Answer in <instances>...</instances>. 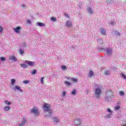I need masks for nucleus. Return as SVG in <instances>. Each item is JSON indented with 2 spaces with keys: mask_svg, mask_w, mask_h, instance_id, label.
Listing matches in <instances>:
<instances>
[{
  "mask_svg": "<svg viewBox=\"0 0 126 126\" xmlns=\"http://www.w3.org/2000/svg\"><path fill=\"white\" fill-rule=\"evenodd\" d=\"M44 112H48L49 114H53V110L50 109L51 105L45 103L43 106Z\"/></svg>",
  "mask_w": 126,
  "mask_h": 126,
  "instance_id": "1",
  "label": "nucleus"
},
{
  "mask_svg": "<svg viewBox=\"0 0 126 126\" xmlns=\"http://www.w3.org/2000/svg\"><path fill=\"white\" fill-rule=\"evenodd\" d=\"M32 113L34 114L35 116H39V115H40L39 113V110L36 107H33L32 109Z\"/></svg>",
  "mask_w": 126,
  "mask_h": 126,
  "instance_id": "2",
  "label": "nucleus"
},
{
  "mask_svg": "<svg viewBox=\"0 0 126 126\" xmlns=\"http://www.w3.org/2000/svg\"><path fill=\"white\" fill-rule=\"evenodd\" d=\"M94 93L97 99H99L100 98V94H101V90L100 89H95Z\"/></svg>",
  "mask_w": 126,
  "mask_h": 126,
  "instance_id": "3",
  "label": "nucleus"
},
{
  "mask_svg": "<svg viewBox=\"0 0 126 126\" xmlns=\"http://www.w3.org/2000/svg\"><path fill=\"white\" fill-rule=\"evenodd\" d=\"M25 63L27 64V65H30V66H33L35 64V63L32 61H25Z\"/></svg>",
  "mask_w": 126,
  "mask_h": 126,
  "instance_id": "4",
  "label": "nucleus"
},
{
  "mask_svg": "<svg viewBox=\"0 0 126 126\" xmlns=\"http://www.w3.org/2000/svg\"><path fill=\"white\" fill-rule=\"evenodd\" d=\"M21 29V28L19 26L17 27L16 28H14L13 30L16 32V33H20V30Z\"/></svg>",
  "mask_w": 126,
  "mask_h": 126,
  "instance_id": "5",
  "label": "nucleus"
},
{
  "mask_svg": "<svg viewBox=\"0 0 126 126\" xmlns=\"http://www.w3.org/2000/svg\"><path fill=\"white\" fill-rule=\"evenodd\" d=\"M9 60H10V61H13V62H16L17 61L16 57L14 56H10Z\"/></svg>",
  "mask_w": 126,
  "mask_h": 126,
  "instance_id": "6",
  "label": "nucleus"
},
{
  "mask_svg": "<svg viewBox=\"0 0 126 126\" xmlns=\"http://www.w3.org/2000/svg\"><path fill=\"white\" fill-rule=\"evenodd\" d=\"M66 25L67 27H71V26H72V23H71V22L67 21L66 22Z\"/></svg>",
  "mask_w": 126,
  "mask_h": 126,
  "instance_id": "7",
  "label": "nucleus"
},
{
  "mask_svg": "<svg viewBox=\"0 0 126 126\" xmlns=\"http://www.w3.org/2000/svg\"><path fill=\"white\" fill-rule=\"evenodd\" d=\"M75 125L77 126H80V119H77L75 120L74 121Z\"/></svg>",
  "mask_w": 126,
  "mask_h": 126,
  "instance_id": "8",
  "label": "nucleus"
},
{
  "mask_svg": "<svg viewBox=\"0 0 126 126\" xmlns=\"http://www.w3.org/2000/svg\"><path fill=\"white\" fill-rule=\"evenodd\" d=\"M100 30H101V34L104 36H106V31L102 28L100 29Z\"/></svg>",
  "mask_w": 126,
  "mask_h": 126,
  "instance_id": "9",
  "label": "nucleus"
},
{
  "mask_svg": "<svg viewBox=\"0 0 126 126\" xmlns=\"http://www.w3.org/2000/svg\"><path fill=\"white\" fill-rule=\"evenodd\" d=\"M14 90H18L20 92H23V91H22V90L21 89L20 87H19L18 86H15Z\"/></svg>",
  "mask_w": 126,
  "mask_h": 126,
  "instance_id": "10",
  "label": "nucleus"
},
{
  "mask_svg": "<svg viewBox=\"0 0 126 126\" xmlns=\"http://www.w3.org/2000/svg\"><path fill=\"white\" fill-rule=\"evenodd\" d=\"M112 49H107L106 50V53L107 54V55H112Z\"/></svg>",
  "mask_w": 126,
  "mask_h": 126,
  "instance_id": "11",
  "label": "nucleus"
},
{
  "mask_svg": "<svg viewBox=\"0 0 126 126\" xmlns=\"http://www.w3.org/2000/svg\"><path fill=\"white\" fill-rule=\"evenodd\" d=\"M94 74V73H93V71H92L91 70H90L89 71V77H92V76H93Z\"/></svg>",
  "mask_w": 126,
  "mask_h": 126,
  "instance_id": "12",
  "label": "nucleus"
},
{
  "mask_svg": "<svg viewBox=\"0 0 126 126\" xmlns=\"http://www.w3.org/2000/svg\"><path fill=\"white\" fill-rule=\"evenodd\" d=\"M25 123H26V120L25 119L23 118V122L22 124H20L19 126H23L24 125H25Z\"/></svg>",
  "mask_w": 126,
  "mask_h": 126,
  "instance_id": "13",
  "label": "nucleus"
},
{
  "mask_svg": "<svg viewBox=\"0 0 126 126\" xmlns=\"http://www.w3.org/2000/svg\"><path fill=\"white\" fill-rule=\"evenodd\" d=\"M20 66L22 67H23L24 68H27L28 67V65L27 64H23V63H21L20 64Z\"/></svg>",
  "mask_w": 126,
  "mask_h": 126,
  "instance_id": "14",
  "label": "nucleus"
},
{
  "mask_svg": "<svg viewBox=\"0 0 126 126\" xmlns=\"http://www.w3.org/2000/svg\"><path fill=\"white\" fill-rule=\"evenodd\" d=\"M37 25H38V26H40V27H45V24H44L43 23H38Z\"/></svg>",
  "mask_w": 126,
  "mask_h": 126,
  "instance_id": "15",
  "label": "nucleus"
},
{
  "mask_svg": "<svg viewBox=\"0 0 126 126\" xmlns=\"http://www.w3.org/2000/svg\"><path fill=\"white\" fill-rule=\"evenodd\" d=\"M71 81H72L73 82H74V83H76L78 81L77 79L75 78H71Z\"/></svg>",
  "mask_w": 126,
  "mask_h": 126,
  "instance_id": "16",
  "label": "nucleus"
},
{
  "mask_svg": "<svg viewBox=\"0 0 126 126\" xmlns=\"http://www.w3.org/2000/svg\"><path fill=\"white\" fill-rule=\"evenodd\" d=\"M64 84H66V85H68V86L71 85V83L66 81L64 82Z\"/></svg>",
  "mask_w": 126,
  "mask_h": 126,
  "instance_id": "17",
  "label": "nucleus"
},
{
  "mask_svg": "<svg viewBox=\"0 0 126 126\" xmlns=\"http://www.w3.org/2000/svg\"><path fill=\"white\" fill-rule=\"evenodd\" d=\"M87 9L89 13H93V11H92V9H91V8L88 7Z\"/></svg>",
  "mask_w": 126,
  "mask_h": 126,
  "instance_id": "18",
  "label": "nucleus"
},
{
  "mask_svg": "<svg viewBox=\"0 0 126 126\" xmlns=\"http://www.w3.org/2000/svg\"><path fill=\"white\" fill-rule=\"evenodd\" d=\"M53 119H54V122H55V123H59V119L56 117H54Z\"/></svg>",
  "mask_w": 126,
  "mask_h": 126,
  "instance_id": "19",
  "label": "nucleus"
},
{
  "mask_svg": "<svg viewBox=\"0 0 126 126\" xmlns=\"http://www.w3.org/2000/svg\"><path fill=\"white\" fill-rule=\"evenodd\" d=\"M11 82L12 85H14V83H15V79H12L11 80Z\"/></svg>",
  "mask_w": 126,
  "mask_h": 126,
  "instance_id": "20",
  "label": "nucleus"
},
{
  "mask_svg": "<svg viewBox=\"0 0 126 126\" xmlns=\"http://www.w3.org/2000/svg\"><path fill=\"white\" fill-rule=\"evenodd\" d=\"M10 109V107H9V106H5L4 108V110H5V111H8Z\"/></svg>",
  "mask_w": 126,
  "mask_h": 126,
  "instance_id": "21",
  "label": "nucleus"
},
{
  "mask_svg": "<svg viewBox=\"0 0 126 126\" xmlns=\"http://www.w3.org/2000/svg\"><path fill=\"white\" fill-rule=\"evenodd\" d=\"M5 104H6V105H11V102L7 100H5Z\"/></svg>",
  "mask_w": 126,
  "mask_h": 126,
  "instance_id": "22",
  "label": "nucleus"
},
{
  "mask_svg": "<svg viewBox=\"0 0 126 126\" xmlns=\"http://www.w3.org/2000/svg\"><path fill=\"white\" fill-rule=\"evenodd\" d=\"M119 94L121 95V96H124V95H125V93L121 91L119 92Z\"/></svg>",
  "mask_w": 126,
  "mask_h": 126,
  "instance_id": "23",
  "label": "nucleus"
},
{
  "mask_svg": "<svg viewBox=\"0 0 126 126\" xmlns=\"http://www.w3.org/2000/svg\"><path fill=\"white\" fill-rule=\"evenodd\" d=\"M76 94V91L75 90H73L71 93V94L72 95H75Z\"/></svg>",
  "mask_w": 126,
  "mask_h": 126,
  "instance_id": "24",
  "label": "nucleus"
},
{
  "mask_svg": "<svg viewBox=\"0 0 126 126\" xmlns=\"http://www.w3.org/2000/svg\"><path fill=\"white\" fill-rule=\"evenodd\" d=\"M23 83H24L25 84H28V83H29V81H28V80H24L23 81Z\"/></svg>",
  "mask_w": 126,
  "mask_h": 126,
  "instance_id": "25",
  "label": "nucleus"
},
{
  "mask_svg": "<svg viewBox=\"0 0 126 126\" xmlns=\"http://www.w3.org/2000/svg\"><path fill=\"white\" fill-rule=\"evenodd\" d=\"M121 75H122V77L124 78V79H126V75L124 74V73H122Z\"/></svg>",
  "mask_w": 126,
  "mask_h": 126,
  "instance_id": "26",
  "label": "nucleus"
},
{
  "mask_svg": "<svg viewBox=\"0 0 126 126\" xmlns=\"http://www.w3.org/2000/svg\"><path fill=\"white\" fill-rule=\"evenodd\" d=\"M40 82L42 84H43V83H44V77H41Z\"/></svg>",
  "mask_w": 126,
  "mask_h": 126,
  "instance_id": "27",
  "label": "nucleus"
},
{
  "mask_svg": "<svg viewBox=\"0 0 126 126\" xmlns=\"http://www.w3.org/2000/svg\"><path fill=\"white\" fill-rule=\"evenodd\" d=\"M37 70H36V69H34L32 72V74H35Z\"/></svg>",
  "mask_w": 126,
  "mask_h": 126,
  "instance_id": "28",
  "label": "nucleus"
},
{
  "mask_svg": "<svg viewBox=\"0 0 126 126\" xmlns=\"http://www.w3.org/2000/svg\"><path fill=\"white\" fill-rule=\"evenodd\" d=\"M51 20L52 21H57V19H56L55 17H53L51 18Z\"/></svg>",
  "mask_w": 126,
  "mask_h": 126,
  "instance_id": "29",
  "label": "nucleus"
},
{
  "mask_svg": "<svg viewBox=\"0 0 126 126\" xmlns=\"http://www.w3.org/2000/svg\"><path fill=\"white\" fill-rule=\"evenodd\" d=\"M20 53L21 55H23V54H24V51L23 50L20 49Z\"/></svg>",
  "mask_w": 126,
  "mask_h": 126,
  "instance_id": "30",
  "label": "nucleus"
},
{
  "mask_svg": "<svg viewBox=\"0 0 126 126\" xmlns=\"http://www.w3.org/2000/svg\"><path fill=\"white\" fill-rule=\"evenodd\" d=\"M0 60L2 61V62H3V61H5L6 59L4 57H1Z\"/></svg>",
  "mask_w": 126,
  "mask_h": 126,
  "instance_id": "31",
  "label": "nucleus"
},
{
  "mask_svg": "<svg viewBox=\"0 0 126 126\" xmlns=\"http://www.w3.org/2000/svg\"><path fill=\"white\" fill-rule=\"evenodd\" d=\"M62 69H66V66L63 65L61 67Z\"/></svg>",
  "mask_w": 126,
  "mask_h": 126,
  "instance_id": "32",
  "label": "nucleus"
},
{
  "mask_svg": "<svg viewBox=\"0 0 126 126\" xmlns=\"http://www.w3.org/2000/svg\"><path fill=\"white\" fill-rule=\"evenodd\" d=\"M105 74H106V75H108V74H109L110 72H109V71H105L104 72Z\"/></svg>",
  "mask_w": 126,
  "mask_h": 126,
  "instance_id": "33",
  "label": "nucleus"
},
{
  "mask_svg": "<svg viewBox=\"0 0 126 126\" xmlns=\"http://www.w3.org/2000/svg\"><path fill=\"white\" fill-rule=\"evenodd\" d=\"M62 95H63V96H65V92L63 91L62 92Z\"/></svg>",
  "mask_w": 126,
  "mask_h": 126,
  "instance_id": "34",
  "label": "nucleus"
},
{
  "mask_svg": "<svg viewBox=\"0 0 126 126\" xmlns=\"http://www.w3.org/2000/svg\"><path fill=\"white\" fill-rule=\"evenodd\" d=\"M107 112H108V113H112V111L109 108L107 109Z\"/></svg>",
  "mask_w": 126,
  "mask_h": 126,
  "instance_id": "35",
  "label": "nucleus"
},
{
  "mask_svg": "<svg viewBox=\"0 0 126 126\" xmlns=\"http://www.w3.org/2000/svg\"><path fill=\"white\" fill-rule=\"evenodd\" d=\"M106 118H111V114H107L106 115Z\"/></svg>",
  "mask_w": 126,
  "mask_h": 126,
  "instance_id": "36",
  "label": "nucleus"
},
{
  "mask_svg": "<svg viewBox=\"0 0 126 126\" xmlns=\"http://www.w3.org/2000/svg\"><path fill=\"white\" fill-rule=\"evenodd\" d=\"M2 30H3V28H2L1 27H0V32H2Z\"/></svg>",
  "mask_w": 126,
  "mask_h": 126,
  "instance_id": "37",
  "label": "nucleus"
},
{
  "mask_svg": "<svg viewBox=\"0 0 126 126\" xmlns=\"http://www.w3.org/2000/svg\"><path fill=\"white\" fill-rule=\"evenodd\" d=\"M120 106H117L116 107H115V109L116 110H119V109H120Z\"/></svg>",
  "mask_w": 126,
  "mask_h": 126,
  "instance_id": "38",
  "label": "nucleus"
},
{
  "mask_svg": "<svg viewBox=\"0 0 126 126\" xmlns=\"http://www.w3.org/2000/svg\"><path fill=\"white\" fill-rule=\"evenodd\" d=\"M27 22L28 23H31V21H30V20H27Z\"/></svg>",
  "mask_w": 126,
  "mask_h": 126,
  "instance_id": "39",
  "label": "nucleus"
},
{
  "mask_svg": "<svg viewBox=\"0 0 126 126\" xmlns=\"http://www.w3.org/2000/svg\"><path fill=\"white\" fill-rule=\"evenodd\" d=\"M22 7H25V5H24V4L22 5Z\"/></svg>",
  "mask_w": 126,
  "mask_h": 126,
  "instance_id": "40",
  "label": "nucleus"
},
{
  "mask_svg": "<svg viewBox=\"0 0 126 126\" xmlns=\"http://www.w3.org/2000/svg\"><path fill=\"white\" fill-rule=\"evenodd\" d=\"M123 126H126V124L125 125H123Z\"/></svg>",
  "mask_w": 126,
  "mask_h": 126,
  "instance_id": "41",
  "label": "nucleus"
},
{
  "mask_svg": "<svg viewBox=\"0 0 126 126\" xmlns=\"http://www.w3.org/2000/svg\"><path fill=\"white\" fill-rule=\"evenodd\" d=\"M111 24H113V23H111Z\"/></svg>",
  "mask_w": 126,
  "mask_h": 126,
  "instance_id": "42",
  "label": "nucleus"
},
{
  "mask_svg": "<svg viewBox=\"0 0 126 126\" xmlns=\"http://www.w3.org/2000/svg\"><path fill=\"white\" fill-rule=\"evenodd\" d=\"M67 79H69V78H67Z\"/></svg>",
  "mask_w": 126,
  "mask_h": 126,
  "instance_id": "43",
  "label": "nucleus"
}]
</instances>
